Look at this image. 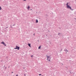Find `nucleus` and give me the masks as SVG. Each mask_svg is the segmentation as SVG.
Segmentation results:
<instances>
[{"label": "nucleus", "instance_id": "obj_1", "mask_svg": "<svg viewBox=\"0 0 76 76\" xmlns=\"http://www.w3.org/2000/svg\"><path fill=\"white\" fill-rule=\"evenodd\" d=\"M69 5H70V4L69 3H67L66 4L67 8V9H70L72 10V8L69 5Z\"/></svg>", "mask_w": 76, "mask_h": 76}, {"label": "nucleus", "instance_id": "obj_4", "mask_svg": "<svg viewBox=\"0 0 76 76\" xmlns=\"http://www.w3.org/2000/svg\"><path fill=\"white\" fill-rule=\"evenodd\" d=\"M46 57H47V60H48V59L49 58H50V57L49 56H46Z\"/></svg>", "mask_w": 76, "mask_h": 76}, {"label": "nucleus", "instance_id": "obj_11", "mask_svg": "<svg viewBox=\"0 0 76 76\" xmlns=\"http://www.w3.org/2000/svg\"><path fill=\"white\" fill-rule=\"evenodd\" d=\"M39 76H41V74H39Z\"/></svg>", "mask_w": 76, "mask_h": 76}, {"label": "nucleus", "instance_id": "obj_19", "mask_svg": "<svg viewBox=\"0 0 76 76\" xmlns=\"http://www.w3.org/2000/svg\"><path fill=\"white\" fill-rule=\"evenodd\" d=\"M31 10H32V9H31Z\"/></svg>", "mask_w": 76, "mask_h": 76}, {"label": "nucleus", "instance_id": "obj_13", "mask_svg": "<svg viewBox=\"0 0 76 76\" xmlns=\"http://www.w3.org/2000/svg\"><path fill=\"white\" fill-rule=\"evenodd\" d=\"M48 61H50V59H49V60H48Z\"/></svg>", "mask_w": 76, "mask_h": 76}, {"label": "nucleus", "instance_id": "obj_15", "mask_svg": "<svg viewBox=\"0 0 76 76\" xmlns=\"http://www.w3.org/2000/svg\"><path fill=\"white\" fill-rule=\"evenodd\" d=\"M34 35H35V34H34Z\"/></svg>", "mask_w": 76, "mask_h": 76}, {"label": "nucleus", "instance_id": "obj_14", "mask_svg": "<svg viewBox=\"0 0 76 76\" xmlns=\"http://www.w3.org/2000/svg\"><path fill=\"white\" fill-rule=\"evenodd\" d=\"M18 76V75H16V76Z\"/></svg>", "mask_w": 76, "mask_h": 76}, {"label": "nucleus", "instance_id": "obj_6", "mask_svg": "<svg viewBox=\"0 0 76 76\" xmlns=\"http://www.w3.org/2000/svg\"><path fill=\"white\" fill-rule=\"evenodd\" d=\"M29 8H30V7H29V6H28V10H29Z\"/></svg>", "mask_w": 76, "mask_h": 76}, {"label": "nucleus", "instance_id": "obj_7", "mask_svg": "<svg viewBox=\"0 0 76 76\" xmlns=\"http://www.w3.org/2000/svg\"><path fill=\"white\" fill-rule=\"evenodd\" d=\"M36 23H38V20H36Z\"/></svg>", "mask_w": 76, "mask_h": 76}, {"label": "nucleus", "instance_id": "obj_9", "mask_svg": "<svg viewBox=\"0 0 76 76\" xmlns=\"http://www.w3.org/2000/svg\"><path fill=\"white\" fill-rule=\"evenodd\" d=\"M39 49H41V46H40L39 47Z\"/></svg>", "mask_w": 76, "mask_h": 76}, {"label": "nucleus", "instance_id": "obj_12", "mask_svg": "<svg viewBox=\"0 0 76 76\" xmlns=\"http://www.w3.org/2000/svg\"><path fill=\"white\" fill-rule=\"evenodd\" d=\"M31 57H33V56L32 55V56H31Z\"/></svg>", "mask_w": 76, "mask_h": 76}, {"label": "nucleus", "instance_id": "obj_3", "mask_svg": "<svg viewBox=\"0 0 76 76\" xmlns=\"http://www.w3.org/2000/svg\"><path fill=\"white\" fill-rule=\"evenodd\" d=\"M1 44H3L4 45H5V46H6V45H5V43L4 42H2L1 43Z\"/></svg>", "mask_w": 76, "mask_h": 76}, {"label": "nucleus", "instance_id": "obj_8", "mask_svg": "<svg viewBox=\"0 0 76 76\" xmlns=\"http://www.w3.org/2000/svg\"><path fill=\"white\" fill-rule=\"evenodd\" d=\"M64 51L66 52H67V51H68L67 50V49H66V50H64Z\"/></svg>", "mask_w": 76, "mask_h": 76}, {"label": "nucleus", "instance_id": "obj_18", "mask_svg": "<svg viewBox=\"0 0 76 76\" xmlns=\"http://www.w3.org/2000/svg\"><path fill=\"white\" fill-rule=\"evenodd\" d=\"M59 34H58V35H59Z\"/></svg>", "mask_w": 76, "mask_h": 76}, {"label": "nucleus", "instance_id": "obj_10", "mask_svg": "<svg viewBox=\"0 0 76 76\" xmlns=\"http://www.w3.org/2000/svg\"><path fill=\"white\" fill-rule=\"evenodd\" d=\"M1 10V7L0 6V10Z\"/></svg>", "mask_w": 76, "mask_h": 76}, {"label": "nucleus", "instance_id": "obj_16", "mask_svg": "<svg viewBox=\"0 0 76 76\" xmlns=\"http://www.w3.org/2000/svg\"><path fill=\"white\" fill-rule=\"evenodd\" d=\"M12 73H13V72H12Z\"/></svg>", "mask_w": 76, "mask_h": 76}, {"label": "nucleus", "instance_id": "obj_2", "mask_svg": "<svg viewBox=\"0 0 76 76\" xmlns=\"http://www.w3.org/2000/svg\"><path fill=\"white\" fill-rule=\"evenodd\" d=\"M20 48L17 46H16V48H14V49H17L18 50H19V49Z\"/></svg>", "mask_w": 76, "mask_h": 76}, {"label": "nucleus", "instance_id": "obj_17", "mask_svg": "<svg viewBox=\"0 0 76 76\" xmlns=\"http://www.w3.org/2000/svg\"><path fill=\"white\" fill-rule=\"evenodd\" d=\"M24 1H26V0H24Z\"/></svg>", "mask_w": 76, "mask_h": 76}, {"label": "nucleus", "instance_id": "obj_5", "mask_svg": "<svg viewBox=\"0 0 76 76\" xmlns=\"http://www.w3.org/2000/svg\"><path fill=\"white\" fill-rule=\"evenodd\" d=\"M28 45L30 47H31V44L28 43Z\"/></svg>", "mask_w": 76, "mask_h": 76}]
</instances>
